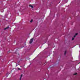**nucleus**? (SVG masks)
<instances>
[{
    "mask_svg": "<svg viewBox=\"0 0 80 80\" xmlns=\"http://www.w3.org/2000/svg\"><path fill=\"white\" fill-rule=\"evenodd\" d=\"M77 73H75L74 74V75H77Z\"/></svg>",
    "mask_w": 80,
    "mask_h": 80,
    "instance_id": "1a4fd4ad",
    "label": "nucleus"
},
{
    "mask_svg": "<svg viewBox=\"0 0 80 80\" xmlns=\"http://www.w3.org/2000/svg\"><path fill=\"white\" fill-rule=\"evenodd\" d=\"M33 22V20L32 19L31 21H30V22L31 23H32V22Z\"/></svg>",
    "mask_w": 80,
    "mask_h": 80,
    "instance_id": "423d86ee",
    "label": "nucleus"
},
{
    "mask_svg": "<svg viewBox=\"0 0 80 80\" xmlns=\"http://www.w3.org/2000/svg\"><path fill=\"white\" fill-rule=\"evenodd\" d=\"M77 35H78V33H76L75 34V35L76 36Z\"/></svg>",
    "mask_w": 80,
    "mask_h": 80,
    "instance_id": "0eeeda50",
    "label": "nucleus"
},
{
    "mask_svg": "<svg viewBox=\"0 0 80 80\" xmlns=\"http://www.w3.org/2000/svg\"><path fill=\"white\" fill-rule=\"evenodd\" d=\"M33 40V38H32L31 39L30 41L29 42V43H30V44H31V43H32Z\"/></svg>",
    "mask_w": 80,
    "mask_h": 80,
    "instance_id": "f257e3e1",
    "label": "nucleus"
},
{
    "mask_svg": "<svg viewBox=\"0 0 80 80\" xmlns=\"http://www.w3.org/2000/svg\"><path fill=\"white\" fill-rule=\"evenodd\" d=\"M29 6L31 7L32 8H33V6H32V5H31V4L29 5Z\"/></svg>",
    "mask_w": 80,
    "mask_h": 80,
    "instance_id": "f03ea898",
    "label": "nucleus"
},
{
    "mask_svg": "<svg viewBox=\"0 0 80 80\" xmlns=\"http://www.w3.org/2000/svg\"><path fill=\"white\" fill-rule=\"evenodd\" d=\"M18 70H20L21 69L20 68H18Z\"/></svg>",
    "mask_w": 80,
    "mask_h": 80,
    "instance_id": "9b49d317",
    "label": "nucleus"
},
{
    "mask_svg": "<svg viewBox=\"0 0 80 80\" xmlns=\"http://www.w3.org/2000/svg\"><path fill=\"white\" fill-rule=\"evenodd\" d=\"M66 53H67V52L66 51H65L64 52V55H66Z\"/></svg>",
    "mask_w": 80,
    "mask_h": 80,
    "instance_id": "39448f33",
    "label": "nucleus"
},
{
    "mask_svg": "<svg viewBox=\"0 0 80 80\" xmlns=\"http://www.w3.org/2000/svg\"><path fill=\"white\" fill-rule=\"evenodd\" d=\"M9 52H10L9 51Z\"/></svg>",
    "mask_w": 80,
    "mask_h": 80,
    "instance_id": "4468645a",
    "label": "nucleus"
},
{
    "mask_svg": "<svg viewBox=\"0 0 80 80\" xmlns=\"http://www.w3.org/2000/svg\"><path fill=\"white\" fill-rule=\"evenodd\" d=\"M74 40V38H72V40Z\"/></svg>",
    "mask_w": 80,
    "mask_h": 80,
    "instance_id": "9d476101",
    "label": "nucleus"
},
{
    "mask_svg": "<svg viewBox=\"0 0 80 80\" xmlns=\"http://www.w3.org/2000/svg\"><path fill=\"white\" fill-rule=\"evenodd\" d=\"M9 28V27H7L6 28H5L4 30H6V29H7V28Z\"/></svg>",
    "mask_w": 80,
    "mask_h": 80,
    "instance_id": "20e7f679",
    "label": "nucleus"
},
{
    "mask_svg": "<svg viewBox=\"0 0 80 80\" xmlns=\"http://www.w3.org/2000/svg\"><path fill=\"white\" fill-rule=\"evenodd\" d=\"M22 76H23V74H21V75L20 78V80H21L22 79Z\"/></svg>",
    "mask_w": 80,
    "mask_h": 80,
    "instance_id": "7ed1b4c3",
    "label": "nucleus"
},
{
    "mask_svg": "<svg viewBox=\"0 0 80 80\" xmlns=\"http://www.w3.org/2000/svg\"><path fill=\"white\" fill-rule=\"evenodd\" d=\"M6 74V75H7V76H6V77H8V76H7V74Z\"/></svg>",
    "mask_w": 80,
    "mask_h": 80,
    "instance_id": "ddd939ff",
    "label": "nucleus"
},
{
    "mask_svg": "<svg viewBox=\"0 0 80 80\" xmlns=\"http://www.w3.org/2000/svg\"><path fill=\"white\" fill-rule=\"evenodd\" d=\"M76 37V36H75V35L74 36V37Z\"/></svg>",
    "mask_w": 80,
    "mask_h": 80,
    "instance_id": "f8f14e48",
    "label": "nucleus"
},
{
    "mask_svg": "<svg viewBox=\"0 0 80 80\" xmlns=\"http://www.w3.org/2000/svg\"><path fill=\"white\" fill-rule=\"evenodd\" d=\"M18 65H19V64H18L17 63H16V67H17V66H18Z\"/></svg>",
    "mask_w": 80,
    "mask_h": 80,
    "instance_id": "6e6552de",
    "label": "nucleus"
}]
</instances>
